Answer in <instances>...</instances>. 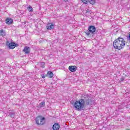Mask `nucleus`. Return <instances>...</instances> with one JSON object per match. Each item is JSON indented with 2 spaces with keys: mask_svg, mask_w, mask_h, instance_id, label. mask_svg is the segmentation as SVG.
Instances as JSON below:
<instances>
[{
  "mask_svg": "<svg viewBox=\"0 0 130 130\" xmlns=\"http://www.w3.org/2000/svg\"><path fill=\"white\" fill-rule=\"evenodd\" d=\"M0 36H2V37L6 36V30H4V29L0 30Z\"/></svg>",
  "mask_w": 130,
  "mask_h": 130,
  "instance_id": "4468645a",
  "label": "nucleus"
},
{
  "mask_svg": "<svg viewBox=\"0 0 130 130\" xmlns=\"http://www.w3.org/2000/svg\"><path fill=\"white\" fill-rule=\"evenodd\" d=\"M46 28L47 30H52V29L54 28V25H53L52 23H49L46 26Z\"/></svg>",
  "mask_w": 130,
  "mask_h": 130,
  "instance_id": "0eeeda50",
  "label": "nucleus"
},
{
  "mask_svg": "<svg viewBox=\"0 0 130 130\" xmlns=\"http://www.w3.org/2000/svg\"><path fill=\"white\" fill-rule=\"evenodd\" d=\"M96 31V27L94 26L91 25L88 27V30L85 32V34L87 36H90L91 34H94V32Z\"/></svg>",
  "mask_w": 130,
  "mask_h": 130,
  "instance_id": "20e7f679",
  "label": "nucleus"
},
{
  "mask_svg": "<svg viewBox=\"0 0 130 130\" xmlns=\"http://www.w3.org/2000/svg\"><path fill=\"white\" fill-rule=\"evenodd\" d=\"M6 24H8V25H11V24L13 23V19H12V18H7L6 20Z\"/></svg>",
  "mask_w": 130,
  "mask_h": 130,
  "instance_id": "f8f14e48",
  "label": "nucleus"
},
{
  "mask_svg": "<svg viewBox=\"0 0 130 130\" xmlns=\"http://www.w3.org/2000/svg\"><path fill=\"white\" fill-rule=\"evenodd\" d=\"M54 76L53 73L51 71H48L46 74V77H48L49 79H52V78Z\"/></svg>",
  "mask_w": 130,
  "mask_h": 130,
  "instance_id": "1a4fd4ad",
  "label": "nucleus"
},
{
  "mask_svg": "<svg viewBox=\"0 0 130 130\" xmlns=\"http://www.w3.org/2000/svg\"><path fill=\"white\" fill-rule=\"evenodd\" d=\"M45 66H42V68H45Z\"/></svg>",
  "mask_w": 130,
  "mask_h": 130,
  "instance_id": "5701e85b",
  "label": "nucleus"
},
{
  "mask_svg": "<svg viewBox=\"0 0 130 130\" xmlns=\"http://www.w3.org/2000/svg\"><path fill=\"white\" fill-rule=\"evenodd\" d=\"M9 115L11 118H15L16 117V113L15 112H10Z\"/></svg>",
  "mask_w": 130,
  "mask_h": 130,
  "instance_id": "9b49d317",
  "label": "nucleus"
},
{
  "mask_svg": "<svg viewBox=\"0 0 130 130\" xmlns=\"http://www.w3.org/2000/svg\"><path fill=\"white\" fill-rule=\"evenodd\" d=\"M113 45L115 49L120 50L124 48V46H125V41H124L123 38L119 37L113 42Z\"/></svg>",
  "mask_w": 130,
  "mask_h": 130,
  "instance_id": "f03ea898",
  "label": "nucleus"
},
{
  "mask_svg": "<svg viewBox=\"0 0 130 130\" xmlns=\"http://www.w3.org/2000/svg\"><path fill=\"white\" fill-rule=\"evenodd\" d=\"M126 130H130L129 129H126Z\"/></svg>",
  "mask_w": 130,
  "mask_h": 130,
  "instance_id": "b1692460",
  "label": "nucleus"
},
{
  "mask_svg": "<svg viewBox=\"0 0 130 130\" xmlns=\"http://www.w3.org/2000/svg\"><path fill=\"white\" fill-rule=\"evenodd\" d=\"M88 3H90L91 5H94L95 4V0H88Z\"/></svg>",
  "mask_w": 130,
  "mask_h": 130,
  "instance_id": "dca6fc26",
  "label": "nucleus"
},
{
  "mask_svg": "<svg viewBox=\"0 0 130 130\" xmlns=\"http://www.w3.org/2000/svg\"><path fill=\"white\" fill-rule=\"evenodd\" d=\"M86 13H88V14H91V10H89V9H87V10H86Z\"/></svg>",
  "mask_w": 130,
  "mask_h": 130,
  "instance_id": "aec40b11",
  "label": "nucleus"
},
{
  "mask_svg": "<svg viewBox=\"0 0 130 130\" xmlns=\"http://www.w3.org/2000/svg\"><path fill=\"white\" fill-rule=\"evenodd\" d=\"M63 1L66 3V2H68V0H63Z\"/></svg>",
  "mask_w": 130,
  "mask_h": 130,
  "instance_id": "4be33fe9",
  "label": "nucleus"
},
{
  "mask_svg": "<svg viewBox=\"0 0 130 130\" xmlns=\"http://www.w3.org/2000/svg\"><path fill=\"white\" fill-rule=\"evenodd\" d=\"M85 103L86 105H95V102L92 101V98L89 94L83 95L81 99L76 101L73 105L77 111H82L85 110Z\"/></svg>",
  "mask_w": 130,
  "mask_h": 130,
  "instance_id": "f257e3e1",
  "label": "nucleus"
},
{
  "mask_svg": "<svg viewBox=\"0 0 130 130\" xmlns=\"http://www.w3.org/2000/svg\"><path fill=\"white\" fill-rule=\"evenodd\" d=\"M6 45L8 46L9 49H14L15 47H18L19 44L14 42H11L7 41L6 43Z\"/></svg>",
  "mask_w": 130,
  "mask_h": 130,
  "instance_id": "39448f33",
  "label": "nucleus"
},
{
  "mask_svg": "<svg viewBox=\"0 0 130 130\" xmlns=\"http://www.w3.org/2000/svg\"><path fill=\"white\" fill-rule=\"evenodd\" d=\"M60 127L59 124L58 123H55L52 126V129L53 130H59Z\"/></svg>",
  "mask_w": 130,
  "mask_h": 130,
  "instance_id": "6e6552de",
  "label": "nucleus"
},
{
  "mask_svg": "<svg viewBox=\"0 0 130 130\" xmlns=\"http://www.w3.org/2000/svg\"><path fill=\"white\" fill-rule=\"evenodd\" d=\"M124 81V78L123 77H122L119 80L120 83H121V82H123Z\"/></svg>",
  "mask_w": 130,
  "mask_h": 130,
  "instance_id": "f3484780",
  "label": "nucleus"
},
{
  "mask_svg": "<svg viewBox=\"0 0 130 130\" xmlns=\"http://www.w3.org/2000/svg\"><path fill=\"white\" fill-rule=\"evenodd\" d=\"M45 119V117L41 115L38 116L36 118V123L37 125H44L46 122Z\"/></svg>",
  "mask_w": 130,
  "mask_h": 130,
  "instance_id": "7ed1b4c3",
  "label": "nucleus"
},
{
  "mask_svg": "<svg viewBox=\"0 0 130 130\" xmlns=\"http://www.w3.org/2000/svg\"><path fill=\"white\" fill-rule=\"evenodd\" d=\"M23 51L26 54H29L30 53V47L25 46L23 49Z\"/></svg>",
  "mask_w": 130,
  "mask_h": 130,
  "instance_id": "9d476101",
  "label": "nucleus"
},
{
  "mask_svg": "<svg viewBox=\"0 0 130 130\" xmlns=\"http://www.w3.org/2000/svg\"><path fill=\"white\" fill-rule=\"evenodd\" d=\"M45 106V101H43L41 103L39 104L38 107H39V108H42V107H44Z\"/></svg>",
  "mask_w": 130,
  "mask_h": 130,
  "instance_id": "ddd939ff",
  "label": "nucleus"
},
{
  "mask_svg": "<svg viewBox=\"0 0 130 130\" xmlns=\"http://www.w3.org/2000/svg\"><path fill=\"white\" fill-rule=\"evenodd\" d=\"M78 67L76 66H70L69 67L70 72H72V73H75Z\"/></svg>",
  "mask_w": 130,
  "mask_h": 130,
  "instance_id": "423d86ee",
  "label": "nucleus"
},
{
  "mask_svg": "<svg viewBox=\"0 0 130 130\" xmlns=\"http://www.w3.org/2000/svg\"><path fill=\"white\" fill-rule=\"evenodd\" d=\"M45 64V63L44 62H41V66H44Z\"/></svg>",
  "mask_w": 130,
  "mask_h": 130,
  "instance_id": "412c9836",
  "label": "nucleus"
},
{
  "mask_svg": "<svg viewBox=\"0 0 130 130\" xmlns=\"http://www.w3.org/2000/svg\"><path fill=\"white\" fill-rule=\"evenodd\" d=\"M27 10L29 12H33V8H32L31 6H28Z\"/></svg>",
  "mask_w": 130,
  "mask_h": 130,
  "instance_id": "2eb2a0df",
  "label": "nucleus"
},
{
  "mask_svg": "<svg viewBox=\"0 0 130 130\" xmlns=\"http://www.w3.org/2000/svg\"><path fill=\"white\" fill-rule=\"evenodd\" d=\"M41 76V77H42V78L43 79H45V77H47V76H46V75H45L44 74H42Z\"/></svg>",
  "mask_w": 130,
  "mask_h": 130,
  "instance_id": "6ab92c4d",
  "label": "nucleus"
},
{
  "mask_svg": "<svg viewBox=\"0 0 130 130\" xmlns=\"http://www.w3.org/2000/svg\"><path fill=\"white\" fill-rule=\"evenodd\" d=\"M81 2H83V3H84V4H88V0H81Z\"/></svg>",
  "mask_w": 130,
  "mask_h": 130,
  "instance_id": "a211bd4d",
  "label": "nucleus"
}]
</instances>
